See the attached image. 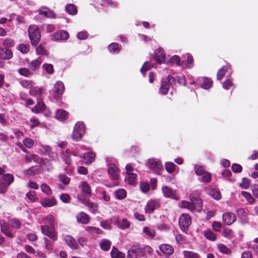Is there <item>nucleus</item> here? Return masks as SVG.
<instances>
[{
    "mask_svg": "<svg viewBox=\"0 0 258 258\" xmlns=\"http://www.w3.org/2000/svg\"><path fill=\"white\" fill-rule=\"evenodd\" d=\"M222 234L224 237L229 239L233 238L234 236L233 232L229 228L224 229Z\"/></svg>",
    "mask_w": 258,
    "mask_h": 258,
    "instance_id": "de8ad7c7",
    "label": "nucleus"
},
{
    "mask_svg": "<svg viewBox=\"0 0 258 258\" xmlns=\"http://www.w3.org/2000/svg\"><path fill=\"white\" fill-rule=\"evenodd\" d=\"M85 125L82 122H78L74 126L72 133V138L75 141L81 140L85 133Z\"/></svg>",
    "mask_w": 258,
    "mask_h": 258,
    "instance_id": "20e7f679",
    "label": "nucleus"
},
{
    "mask_svg": "<svg viewBox=\"0 0 258 258\" xmlns=\"http://www.w3.org/2000/svg\"><path fill=\"white\" fill-rule=\"evenodd\" d=\"M111 256L112 258H124L123 253L119 251L117 248L113 247L111 251Z\"/></svg>",
    "mask_w": 258,
    "mask_h": 258,
    "instance_id": "72a5a7b5",
    "label": "nucleus"
},
{
    "mask_svg": "<svg viewBox=\"0 0 258 258\" xmlns=\"http://www.w3.org/2000/svg\"><path fill=\"white\" fill-rule=\"evenodd\" d=\"M71 153H69L68 151H62L61 153V157L63 160V161L65 162L66 164L69 165L71 163V159L70 158V154Z\"/></svg>",
    "mask_w": 258,
    "mask_h": 258,
    "instance_id": "ea45409f",
    "label": "nucleus"
},
{
    "mask_svg": "<svg viewBox=\"0 0 258 258\" xmlns=\"http://www.w3.org/2000/svg\"><path fill=\"white\" fill-rule=\"evenodd\" d=\"M237 215L240 219L241 222L243 224L247 223L248 218L244 210L242 208H239L237 210Z\"/></svg>",
    "mask_w": 258,
    "mask_h": 258,
    "instance_id": "412c9836",
    "label": "nucleus"
},
{
    "mask_svg": "<svg viewBox=\"0 0 258 258\" xmlns=\"http://www.w3.org/2000/svg\"><path fill=\"white\" fill-rule=\"evenodd\" d=\"M200 176H201V178H199V180L203 182L209 183L211 181V174L207 171L205 172L204 174L201 175Z\"/></svg>",
    "mask_w": 258,
    "mask_h": 258,
    "instance_id": "79ce46f5",
    "label": "nucleus"
},
{
    "mask_svg": "<svg viewBox=\"0 0 258 258\" xmlns=\"http://www.w3.org/2000/svg\"><path fill=\"white\" fill-rule=\"evenodd\" d=\"M143 232L151 238H153L156 234L155 231L148 227H145L143 229Z\"/></svg>",
    "mask_w": 258,
    "mask_h": 258,
    "instance_id": "3c124183",
    "label": "nucleus"
},
{
    "mask_svg": "<svg viewBox=\"0 0 258 258\" xmlns=\"http://www.w3.org/2000/svg\"><path fill=\"white\" fill-rule=\"evenodd\" d=\"M77 222L79 223L86 224L90 221L89 216L84 212H80L77 216Z\"/></svg>",
    "mask_w": 258,
    "mask_h": 258,
    "instance_id": "a211bd4d",
    "label": "nucleus"
},
{
    "mask_svg": "<svg viewBox=\"0 0 258 258\" xmlns=\"http://www.w3.org/2000/svg\"><path fill=\"white\" fill-rule=\"evenodd\" d=\"M236 219L235 214L232 212H225L223 214L222 220L223 222L227 225H230L233 224Z\"/></svg>",
    "mask_w": 258,
    "mask_h": 258,
    "instance_id": "0eeeda50",
    "label": "nucleus"
},
{
    "mask_svg": "<svg viewBox=\"0 0 258 258\" xmlns=\"http://www.w3.org/2000/svg\"><path fill=\"white\" fill-rule=\"evenodd\" d=\"M51 148L47 145H41L40 146V153L42 154H48L50 153Z\"/></svg>",
    "mask_w": 258,
    "mask_h": 258,
    "instance_id": "e2e57ef3",
    "label": "nucleus"
},
{
    "mask_svg": "<svg viewBox=\"0 0 258 258\" xmlns=\"http://www.w3.org/2000/svg\"><path fill=\"white\" fill-rule=\"evenodd\" d=\"M36 53L37 54L47 55L46 50L42 44H39L36 48Z\"/></svg>",
    "mask_w": 258,
    "mask_h": 258,
    "instance_id": "6e6d98bb",
    "label": "nucleus"
},
{
    "mask_svg": "<svg viewBox=\"0 0 258 258\" xmlns=\"http://www.w3.org/2000/svg\"><path fill=\"white\" fill-rule=\"evenodd\" d=\"M0 226L2 232L7 236L13 238L14 234L10 231L9 225L4 220L0 221Z\"/></svg>",
    "mask_w": 258,
    "mask_h": 258,
    "instance_id": "f8f14e48",
    "label": "nucleus"
},
{
    "mask_svg": "<svg viewBox=\"0 0 258 258\" xmlns=\"http://www.w3.org/2000/svg\"><path fill=\"white\" fill-rule=\"evenodd\" d=\"M85 205L86 206L89 208L90 210L93 213H95L98 209V206L97 204L91 203L89 200L86 201Z\"/></svg>",
    "mask_w": 258,
    "mask_h": 258,
    "instance_id": "c9c22d12",
    "label": "nucleus"
},
{
    "mask_svg": "<svg viewBox=\"0 0 258 258\" xmlns=\"http://www.w3.org/2000/svg\"><path fill=\"white\" fill-rule=\"evenodd\" d=\"M66 11L70 15H76L77 13L76 7L73 5H68L66 7Z\"/></svg>",
    "mask_w": 258,
    "mask_h": 258,
    "instance_id": "37998d69",
    "label": "nucleus"
},
{
    "mask_svg": "<svg viewBox=\"0 0 258 258\" xmlns=\"http://www.w3.org/2000/svg\"><path fill=\"white\" fill-rule=\"evenodd\" d=\"M241 195L249 203L252 204L254 202V199L252 197L250 193L247 191H241Z\"/></svg>",
    "mask_w": 258,
    "mask_h": 258,
    "instance_id": "052dcab7",
    "label": "nucleus"
},
{
    "mask_svg": "<svg viewBox=\"0 0 258 258\" xmlns=\"http://www.w3.org/2000/svg\"><path fill=\"white\" fill-rule=\"evenodd\" d=\"M45 108V104L42 101H39L37 104L32 109V111L35 113L42 112Z\"/></svg>",
    "mask_w": 258,
    "mask_h": 258,
    "instance_id": "c756f323",
    "label": "nucleus"
},
{
    "mask_svg": "<svg viewBox=\"0 0 258 258\" xmlns=\"http://www.w3.org/2000/svg\"><path fill=\"white\" fill-rule=\"evenodd\" d=\"M180 207L187 209L191 211H194L197 208L193 203L186 201H183L180 205Z\"/></svg>",
    "mask_w": 258,
    "mask_h": 258,
    "instance_id": "2f4dec72",
    "label": "nucleus"
},
{
    "mask_svg": "<svg viewBox=\"0 0 258 258\" xmlns=\"http://www.w3.org/2000/svg\"><path fill=\"white\" fill-rule=\"evenodd\" d=\"M191 223V219L189 215L186 213L182 214L179 218L178 224L182 231L186 233L189 226Z\"/></svg>",
    "mask_w": 258,
    "mask_h": 258,
    "instance_id": "7ed1b4c3",
    "label": "nucleus"
},
{
    "mask_svg": "<svg viewBox=\"0 0 258 258\" xmlns=\"http://www.w3.org/2000/svg\"><path fill=\"white\" fill-rule=\"evenodd\" d=\"M86 231H87L88 233L90 234L92 233H96V234H100L102 233V231L99 228L92 227V226H88L85 228Z\"/></svg>",
    "mask_w": 258,
    "mask_h": 258,
    "instance_id": "09e8293b",
    "label": "nucleus"
},
{
    "mask_svg": "<svg viewBox=\"0 0 258 258\" xmlns=\"http://www.w3.org/2000/svg\"><path fill=\"white\" fill-rule=\"evenodd\" d=\"M63 239L67 244L73 249H77L79 247L78 244L74 237L70 235H66L63 236Z\"/></svg>",
    "mask_w": 258,
    "mask_h": 258,
    "instance_id": "9d476101",
    "label": "nucleus"
},
{
    "mask_svg": "<svg viewBox=\"0 0 258 258\" xmlns=\"http://www.w3.org/2000/svg\"><path fill=\"white\" fill-rule=\"evenodd\" d=\"M68 33L64 30H61L57 32L54 33L52 36V39L57 41L60 40H66L69 38Z\"/></svg>",
    "mask_w": 258,
    "mask_h": 258,
    "instance_id": "4468645a",
    "label": "nucleus"
},
{
    "mask_svg": "<svg viewBox=\"0 0 258 258\" xmlns=\"http://www.w3.org/2000/svg\"><path fill=\"white\" fill-rule=\"evenodd\" d=\"M3 46L8 47H13L15 45L14 41L10 38H7L4 40L3 42Z\"/></svg>",
    "mask_w": 258,
    "mask_h": 258,
    "instance_id": "0e129e2a",
    "label": "nucleus"
},
{
    "mask_svg": "<svg viewBox=\"0 0 258 258\" xmlns=\"http://www.w3.org/2000/svg\"><path fill=\"white\" fill-rule=\"evenodd\" d=\"M43 239L44 241L45 248L47 251H51L53 249L52 243L47 238H44Z\"/></svg>",
    "mask_w": 258,
    "mask_h": 258,
    "instance_id": "bf43d9fd",
    "label": "nucleus"
},
{
    "mask_svg": "<svg viewBox=\"0 0 258 258\" xmlns=\"http://www.w3.org/2000/svg\"><path fill=\"white\" fill-rule=\"evenodd\" d=\"M40 187L42 191L47 195H50L52 194V190L51 188L47 184H42Z\"/></svg>",
    "mask_w": 258,
    "mask_h": 258,
    "instance_id": "864d4df0",
    "label": "nucleus"
},
{
    "mask_svg": "<svg viewBox=\"0 0 258 258\" xmlns=\"http://www.w3.org/2000/svg\"><path fill=\"white\" fill-rule=\"evenodd\" d=\"M12 57L13 52L11 49L0 46V59L8 60Z\"/></svg>",
    "mask_w": 258,
    "mask_h": 258,
    "instance_id": "ddd939ff",
    "label": "nucleus"
},
{
    "mask_svg": "<svg viewBox=\"0 0 258 258\" xmlns=\"http://www.w3.org/2000/svg\"><path fill=\"white\" fill-rule=\"evenodd\" d=\"M183 254L184 258H197L199 256L197 253L188 250L183 251Z\"/></svg>",
    "mask_w": 258,
    "mask_h": 258,
    "instance_id": "49530a36",
    "label": "nucleus"
},
{
    "mask_svg": "<svg viewBox=\"0 0 258 258\" xmlns=\"http://www.w3.org/2000/svg\"><path fill=\"white\" fill-rule=\"evenodd\" d=\"M42 233L48 236L53 241H56L57 236L56 234L54 226H49L47 225H42L40 226Z\"/></svg>",
    "mask_w": 258,
    "mask_h": 258,
    "instance_id": "39448f33",
    "label": "nucleus"
},
{
    "mask_svg": "<svg viewBox=\"0 0 258 258\" xmlns=\"http://www.w3.org/2000/svg\"><path fill=\"white\" fill-rule=\"evenodd\" d=\"M190 201L191 203H193L196 207H201L202 202L201 199L199 198L197 194L192 193L190 195Z\"/></svg>",
    "mask_w": 258,
    "mask_h": 258,
    "instance_id": "4be33fe9",
    "label": "nucleus"
},
{
    "mask_svg": "<svg viewBox=\"0 0 258 258\" xmlns=\"http://www.w3.org/2000/svg\"><path fill=\"white\" fill-rule=\"evenodd\" d=\"M230 68V66L229 64H227L226 66H223L221 69H220L217 72V79L218 80H221L222 79L223 77L224 76L226 73L228 71Z\"/></svg>",
    "mask_w": 258,
    "mask_h": 258,
    "instance_id": "393cba45",
    "label": "nucleus"
},
{
    "mask_svg": "<svg viewBox=\"0 0 258 258\" xmlns=\"http://www.w3.org/2000/svg\"><path fill=\"white\" fill-rule=\"evenodd\" d=\"M195 170L196 174L198 176H201L204 174L206 171L205 170L204 167L201 165H196L195 166Z\"/></svg>",
    "mask_w": 258,
    "mask_h": 258,
    "instance_id": "680f3d73",
    "label": "nucleus"
},
{
    "mask_svg": "<svg viewBox=\"0 0 258 258\" xmlns=\"http://www.w3.org/2000/svg\"><path fill=\"white\" fill-rule=\"evenodd\" d=\"M28 32L32 45L36 46L39 43L41 38L38 27L36 25H30L28 28Z\"/></svg>",
    "mask_w": 258,
    "mask_h": 258,
    "instance_id": "f03ea898",
    "label": "nucleus"
},
{
    "mask_svg": "<svg viewBox=\"0 0 258 258\" xmlns=\"http://www.w3.org/2000/svg\"><path fill=\"white\" fill-rule=\"evenodd\" d=\"M42 62V59L40 57H39L31 61L28 63V66L31 71H35L39 68Z\"/></svg>",
    "mask_w": 258,
    "mask_h": 258,
    "instance_id": "2eb2a0df",
    "label": "nucleus"
},
{
    "mask_svg": "<svg viewBox=\"0 0 258 258\" xmlns=\"http://www.w3.org/2000/svg\"><path fill=\"white\" fill-rule=\"evenodd\" d=\"M108 172L111 175L112 179L117 180L118 178L117 168L115 165L113 164L110 165L108 168Z\"/></svg>",
    "mask_w": 258,
    "mask_h": 258,
    "instance_id": "5701e85b",
    "label": "nucleus"
},
{
    "mask_svg": "<svg viewBox=\"0 0 258 258\" xmlns=\"http://www.w3.org/2000/svg\"><path fill=\"white\" fill-rule=\"evenodd\" d=\"M153 66H151L149 62L146 61L141 69V72L143 75H145L146 72L150 69Z\"/></svg>",
    "mask_w": 258,
    "mask_h": 258,
    "instance_id": "69168bd1",
    "label": "nucleus"
},
{
    "mask_svg": "<svg viewBox=\"0 0 258 258\" xmlns=\"http://www.w3.org/2000/svg\"><path fill=\"white\" fill-rule=\"evenodd\" d=\"M111 245V242L106 239H102L99 243L100 248L105 251L109 250Z\"/></svg>",
    "mask_w": 258,
    "mask_h": 258,
    "instance_id": "b1692460",
    "label": "nucleus"
},
{
    "mask_svg": "<svg viewBox=\"0 0 258 258\" xmlns=\"http://www.w3.org/2000/svg\"><path fill=\"white\" fill-rule=\"evenodd\" d=\"M169 87L170 85L168 81H162L160 88V93L163 94H166L169 90Z\"/></svg>",
    "mask_w": 258,
    "mask_h": 258,
    "instance_id": "f704fd0d",
    "label": "nucleus"
},
{
    "mask_svg": "<svg viewBox=\"0 0 258 258\" xmlns=\"http://www.w3.org/2000/svg\"><path fill=\"white\" fill-rule=\"evenodd\" d=\"M81 190L86 196H90L91 194V189L90 185L85 181L81 182Z\"/></svg>",
    "mask_w": 258,
    "mask_h": 258,
    "instance_id": "cd10ccee",
    "label": "nucleus"
},
{
    "mask_svg": "<svg viewBox=\"0 0 258 258\" xmlns=\"http://www.w3.org/2000/svg\"><path fill=\"white\" fill-rule=\"evenodd\" d=\"M159 248L160 250L166 255L169 256L174 252L173 247L168 244H162L160 245ZM167 257V256H166Z\"/></svg>",
    "mask_w": 258,
    "mask_h": 258,
    "instance_id": "dca6fc26",
    "label": "nucleus"
},
{
    "mask_svg": "<svg viewBox=\"0 0 258 258\" xmlns=\"http://www.w3.org/2000/svg\"><path fill=\"white\" fill-rule=\"evenodd\" d=\"M203 82L201 85V87L205 89H209L212 85V81L211 79L207 78H202Z\"/></svg>",
    "mask_w": 258,
    "mask_h": 258,
    "instance_id": "a18cd8bd",
    "label": "nucleus"
},
{
    "mask_svg": "<svg viewBox=\"0 0 258 258\" xmlns=\"http://www.w3.org/2000/svg\"><path fill=\"white\" fill-rule=\"evenodd\" d=\"M152 251V248L149 246H146L143 248L137 246H134L128 251L127 256L128 258H136L137 256L144 257L146 252L151 253Z\"/></svg>",
    "mask_w": 258,
    "mask_h": 258,
    "instance_id": "f257e3e1",
    "label": "nucleus"
},
{
    "mask_svg": "<svg viewBox=\"0 0 258 258\" xmlns=\"http://www.w3.org/2000/svg\"><path fill=\"white\" fill-rule=\"evenodd\" d=\"M42 69L49 74H52L54 73L53 66L50 63H44L42 65Z\"/></svg>",
    "mask_w": 258,
    "mask_h": 258,
    "instance_id": "8fccbe9b",
    "label": "nucleus"
},
{
    "mask_svg": "<svg viewBox=\"0 0 258 258\" xmlns=\"http://www.w3.org/2000/svg\"><path fill=\"white\" fill-rule=\"evenodd\" d=\"M160 206V203L157 200H150L148 202L145 207V212L147 213H151Z\"/></svg>",
    "mask_w": 258,
    "mask_h": 258,
    "instance_id": "1a4fd4ad",
    "label": "nucleus"
},
{
    "mask_svg": "<svg viewBox=\"0 0 258 258\" xmlns=\"http://www.w3.org/2000/svg\"><path fill=\"white\" fill-rule=\"evenodd\" d=\"M162 191L165 197L176 200H179V198L176 196L175 191L172 189L170 187L167 186H163L162 187Z\"/></svg>",
    "mask_w": 258,
    "mask_h": 258,
    "instance_id": "6e6552de",
    "label": "nucleus"
},
{
    "mask_svg": "<svg viewBox=\"0 0 258 258\" xmlns=\"http://www.w3.org/2000/svg\"><path fill=\"white\" fill-rule=\"evenodd\" d=\"M64 91V85L61 81H57L54 86V96L57 98L61 96Z\"/></svg>",
    "mask_w": 258,
    "mask_h": 258,
    "instance_id": "9b49d317",
    "label": "nucleus"
},
{
    "mask_svg": "<svg viewBox=\"0 0 258 258\" xmlns=\"http://www.w3.org/2000/svg\"><path fill=\"white\" fill-rule=\"evenodd\" d=\"M39 14L43 15L45 17L52 18L54 17V13L47 8H42L39 10Z\"/></svg>",
    "mask_w": 258,
    "mask_h": 258,
    "instance_id": "7c9ffc66",
    "label": "nucleus"
},
{
    "mask_svg": "<svg viewBox=\"0 0 258 258\" xmlns=\"http://www.w3.org/2000/svg\"><path fill=\"white\" fill-rule=\"evenodd\" d=\"M54 217L52 215H48L42 220L43 225H47L49 226H54Z\"/></svg>",
    "mask_w": 258,
    "mask_h": 258,
    "instance_id": "c85d7f7f",
    "label": "nucleus"
},
{
    "mask_svg": "<svg viewBox=\"0 0 258 258\" xmlns=\"http://www.w3.org/2000/svg\"><path fill=\"white\" fill-rule=\"evenodd\" d=\"M95 155L92 152L85 153L83 156V159L85 164H89L92 163L95 159Z\"/></svg>",
    "mask_w": 258,
    "mask_h": 258,
    "instance_id": "a878e982",
    "label": "nucleus"
},
{
    "mask_svg": "<svg viewBox=\"0 0 258 258\" xmlns=\"http://www.w3.org/2000/svg\"><path fill=\"white\" fill-rule=\"evenodd\" d=\"M116 223L118 227L122 230L128 228L131 225L130 222L125 218L118 219Z\"/></svg>",
    "mask_w": 258,
    "mask_h": 258,
    "instance_id": "6ab92c4d",
    "label": "nucleus"
},
{
    "mask_svg": "<svg viewBox=\"0 0 258 258\" xmlns=\"http://www.w3.org/2000/svg\"><path fill=\"white\" fill-rule=\"evenodd\" d=\"M18 72L20 75L25 77H29L33 74L30 69H29L26 68H21L18 70Z\"/></svg>",
    "mask_w": 258,
    "mask_h": 258,
    "instance_id": "e433bc0d",
    "label": "nucleus"
},
{
    "mask_svg": "<svg viewBox=\"0 0 258 258\" xmlns=\"http://www.w3.org/2000/svg\"><path fill=\"white\" fill-rule=\"evenodd\" d=\"M204 235L208 239L211 241H214L216 239V235L210 230L205 231Z\"/></svg>",
    "mask_w": 258,
    "mask_h": 258,
    "instance_id": "603ef678",
    "label": "nucleus"
},
{
    "mask_svg": "<svg viewBox=\"0 0 258 258\" xmlns=\"http://www.w3.org/2000/svg\"><path fill=\"white\" fill-rule=\"evenodd\" d=\"M108 49L110 52L118 53L120 51L118 47V44L116 43H112L108 46Z\"/></svg>",
    "mask_w": 258,
    "mask_h": 258,
    "instance_id": "13d9d810",
    "label": "nucleus"
},
{
    "mask_svg": "<svg viewBox=\"0 0 258 258\" xmlns=\"http://www.w3.org/2000/svg\"><path fill=\"white\" fill-rule=\"evenodd\" d=\"M10 222L13 228L19 229L21 226V223L16 219H12Z\"/></svg>",
    "mask_w": 258,
    "mask_h": 258,
    "instance_id": "4d7b16f0",
    "label": "nucleus"
},
{
    "mask_svg": "<svg viewBox=\"0 0 258 258\" xmlns=\"http://www.w3.org/2000/svg\"><path fill=\"white\" fill-rule=\"evenodd\" d=\"M217 246L219 250L222 253H228L230 251L229 249L223 244H218Z\"/></svg>",
    "mask_w": 258,
    "mask_h": 258,
    "instance_id": "774afa93",
    "label": "nucleus"
},
{
    "mask_svg": "<svg viewBox=\"0 0 258 258\" xmlns=\"http://www.w3.org/2000/svg\"><path fill=\"white\" fill-rule=\"evenodd\" d=\"M165 55L163 53V50L162 48H159L155 53V58L157 62L161 64L165 61Z\"/></svg>",
    "mask_w": 258,
    "mask_h": 258,
    "instance_id": "f3484780",
    "label": "nucleus"
},
{
    "mask_svg": "<svg viewBox=\"0 0 258 258\" xmlns=\"http://www.w3.org/2000/svg\"><path fill=\"white\" fill-rule=\"evenodd\" d=\"M3 178L7 186L10 185L14 181V179L13 175L9 173L5 174Z\"/></svg>",
    "mask_w": 258,
    "mask_h": 258,
    "instance_id": "a19ab883",
    "label": "nucleus"
},
{
    "mask_svg": "<svg viewBox=\"0 0 258 258\" xmlns=\"http://www.w3.org/2000/svg\"><path fill=\"white\" fill-rule=\"evenodd\" d=\"M126 192L123 189H119L115 191L116 198L119 200H122L126 197Z\"/></svg>",
    "mask_w": 258,
    "mask_h": 258,
    "instance_id": "c03bdc74",
    "label": "nucleus"
},
{
    "mask_svg": "<svg viewBox=\"0 0 258 258\" xmlns=\"http://www.w3.org/2000/svg\"><path fill=\"white\" fill-rule=\"evenodd\" d=\"M250 185V180L246 178H243L242 179V182L240 183V186L244 189H247L248 188Z\"/></svg>",
    "mask_w": 258,
    "mask_h": 258,
    "instance_id": "338daca9",
    "label": "nucleus"
},
{
    "mask_svg": "<svg viewBox=\"0 0 258 258\" xmlns=\"http://www.w3.org/2000/svg\"><path fill=\"white\" fill-rule=\"evenodd\" d=\"M21 85L26 89H31L34 86V82L31 80H23L20 82Z\"/></svg>",
    "mask_w": 258,
    "mask_h": 258,
    "instance_id": "4c0bfd02",
    "label": "nucleus"
},
{
    "mask_svg": "<svg viewBox=\"0 0 258 258\" xmlns=\"http://www.w3.org/2000/svg\"><path fill=\"white\" fill-rule=\"evenodd\" d=\"M57 204V201L54 198L51 199H44L41 201V204L43 207H51Z\"/></svg>",
    "mask_w": 258,
    "mask_h": 258,
    "instance_id": "aec40b11",
    "label": "nucleus"
},
{
    "mask_svg": "<svg viewBox=\"0 0 258 258\" xmlns=\"http://www.w3.org/2000/svg\"><path fill=\"white\" fill-rule=\"evenodd\" d=\"M29 93L31 95L36 97L39 99H41L40 97L42 96V89L39 88H35L34 86L29 91Z\"/></svg>",
    "mask_w": 258,
    "mask_h": 258,
    "instance_id": "473e14b6",
    "label": "nucleus"
},
{
    "mask_svg": "<svg viewBox=\"0 0 258 258\" xmlns=\"http://www.w3.org/2000/svg\"><path fill=\"white\" fill-rule=\"evenodd\" d=\"M55 117L59 120H65L68 117V113L64 110L59 109L56 111Z\"/></svg>",
    "mask_w": 258,
    "mask_h": 258,
    "instance_id": "bb28decb",
    "label": "nucleus"
},
{
    "mask_svg": "<svg viewBox=\"0 0 258 258\" xmlns=\"http://www.w3.org/2000/svg\"><path fill=\"white\" fill-rule=\"evenodd\" d=\"M136 174L133 172L127 174V175L125 177V179L127 180V182L130 184H134L136 183Z\"/></svg>",
    "mask_w": 258,
    "mask_h": 258,
    "instance_id": "58836bf2",
    "label": "nucleus"
},
{
    "mask_svg": "<svg viewBox=\"0 0 258 258\" xmlns=\"http://www.w3.org/2000/svg\"><path fill=\"white\" fill-rule=\"evenodd\" d=\"M175 167V165L172 162H166L165 163L166 170L169 173H172L174 171Z\"/></svg>",
    "mask_w": 258,
    "mask_h": 258,
    "instance_id": "5fc2aeb1",
    "label": "nucleus"
},
{
    "mask_svg": "<svg viewBox=\"0 0 258 258\" xmlns=\"http://www.w3.org/2000/svg\"><path fill=\"white\" fill-rule=\"evenodd\" d=\"M147 166L150 169L157 174H160L162 170L161 162L157 159H150L148 161Z\"/></svg>",
    "mask_w": 258,
    "mask_h": 258,
    "instance_id": "423d86ee",
    "label": "nucleus"
}]
</instances>
